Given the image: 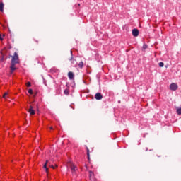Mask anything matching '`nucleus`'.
<instances>
[{
  "instance_id": "f257e3e1",
  "label": "nucleus",
  "mask_w": 181,
  "mask_h": 181,
  "mask_svg": "<svg viewBox=\"0 0 181 181\" xmlns=\"http://www.w3.org/2000/svg\"><path fill=\"white\" fill-rule=\"evenodd\" d=\"M19 63V57L18 56V54L16 52L14 53V56L12 58L11 60V64L10 66L11 71L10 73L12 74L15 70H16V67L15 66V64H18Z\"/></svg>"
},
{
  "instance_id": "f03ea898",
  "label": "nucleus",
  "mask_w": 181,
  "mask_h": 181,
  "mask_svg": "<svg viewBox=\"0 0 181 181\" xmlns=\"http://www.w3.org/2000/svg\"><path fill=\"white\" fill-rule=\"evenodd\" d=\"M68 166L71 168L72 172H76V170H77V167L71 162L68 163Z\"/></svg>"
},
{
  "instance_id": "7ed1b4c3",
  "label": "nucleus",
  "mask_w": 181,
  "mask_h": 181,
  "mask_svg": "<svg viewBox=\"0 0 181 181\" xmlns=\"http://www.w3.org/2000/svg\"><path fill=\"white\" fill-rule=\"evenodd\" d=\"M178 88V86L176 83H173L170 85V89L172 90V91H176V90H177Z\"/></svg>"
},
{
  "instance_id": "20e7f679",
  "label": "nucleus",
  "mask_w": 181,
  "mask_h": 181,
  "mask_svg": "<svg viewBox=\"0 0 181 181\" xmlns=\"http://www.w3.org/2000/svg\"><path fill=\"white\" fill-rule=\"evenodd\" d=\"M95 100H103V94H101L100 93H97L95 95Z\"/></svg>"
},
{
  "instance_id": "39448f33",
  "label": "nucleus",
  "mask_w": 181,
  "mask_h": 181,
  "mask_svg": "<svg viewBox=\"0 0 181 181\" xmlns=\"http://www.w3.org/2000/svg\"><path fill=\"white\" fill-rule=\"evenodd\" d=\"M132 35L135 37H136L139 35V30L138 29H133L132 30Z\"/></svg>"
},
{
  "instance_id": "423d86ee",
  "label": "nucleus",
  "mask_w": 181,
  "mask_h": 181,
  "mask_svg": "<svg viewBox=\"0 0 181 181\" xmlns=\"http://www.w3.org/2000/svg\"><path fill=\"white\" fill-rule=\"evenodd\" d=\"M77 66H78L79 69H83V67H84V62H80L78 64H76L74 65V67H77Z\"/></svg>"
},
{
  "instance_id": "0eeeda50",
  "label": "nucleus",
  "mask_w": 181,
  "mask_h": 181,
  "mask_svg": "<svg viewBox=\"0 0 181 181\" xmlns=\"http://www.w3.org/2000/svg\"><path fill=\"white\" fill-rule=\"evenodd\" d=\"M68 77H69V80H74V74L71 71H69L68 73Z\"/></svg>"
},
{
  "instance_id": "6e6552de",
  "label": "nucleus",
  "mask_w": 181,
  "mask_h": 181,
  "mask_svg": "<svg viewBox=\"0 0 181 181\" xmlns=\"http://www.w3.org/2000/svg\"><path fill=\"white\" fill-rule=\"evenodd\" d=\"M28 112L31 115H35V110H33V107L30 106L28 110Z\"/></svg>"
},
{
  "instance_id": "1a4fd4ad",
  "label": "nucleus",
  "mask_w": 181,
  "mask_h": 181,
  "mask_svg": "<svg viewBox=\"0 0 181 181\" xmlns=\"http://www.w3.org/2000/svg\"><path fill=\"white\" fill-rule=\"evenodd\" d=\"M4 4L2 2L0 3V12H4Z\"/></svg>"
},
{
  "instance_id": "9d476101",
  "label": "nucleus",
  "mask_w": 181,
  "mask_h": 181,
  "mask_svg": "<svg viewBox=\"0 0 181 181\" xmlns=\"http://www.w3.org/2000/svg\"><path fill=\"white\" fill-rule=\"evenodd\" d=\"M69 93H70V90L69 89H67V88L64 90V93L66 95H69Z\"/></svg>"
},
{
  "instance_id": "9b49d317",
  "label": "nucleus",
  "mask_w": 181,
  "mask_h": 181,
  "mask_svg": "<svg viewBox=\"0 0 181 181\" xmlns=\"http://www.w3.org/2000/svg\"><path fill=\"white\" fill-rule=\"evenodd\" d=\"M71 64H72V66H74V63H76V59H73V57H71Z\"/></svg>"
},
{
  "instance_id": "f8f14e48",
  "label": "nucleus",
  "mask_w": 181,
  "mask_h": 181,
  "mask_svg": "<svg viewBox=\"0 0 181 181\" xmlns=\"http://www.w3.org/2000/svg\"><path fill=\"white\" fill-rule=\"evenodd\" d=\"M4 37H5V34H0V40L2 42L4 40Z\"/></svg>"
},
{
  "instance_id": "ddd939ff",
  "label": "nucleus",
  "mask_w": 181,
  "mask_h": 181,
  "mask_svg": "<svg viewBox=\"0 0 181 181\" xmlns=\"http://www.w3.org/2000/svg\"><path fill=\"white\" fill-rule=\"evenodd\" d=\"M86 150H87L88 159H90V150L88 149V148H87Z\"/></svg>"
},
{
  "instance_id": "4468645a",
  "label": "nucleus",
  "mask_w": 181,
  "mask_h": 181,
  "mask_svg": "<svg viewBox=\"0 0 181 181\" xmlns=\"http://www.w3.org/2000/svg\"><path fill=\"white\" fill-rule=\"evenodd\" d=\"M3 98H4L5 100H6V98H8V93H5L3 95Z\"/></svg>"
},
{
  "instance_id": "2eb2a0df",
  "label": "nucleus",
  "mask_w": 181,
  "mask_h": 181,
  "mask_svg": "<svg viewBox=\"0 0 181 181\" xmlns=\"http://www.w3.org/2000/svg\"><path fill=\"white\" fill-rule=\"evenodd\" d=\"M47 160L46 161V163H45V164L44 165V168H45V169H46V172H47V170H48V168H47Z\"/></svg>"
},
{
  "instance_id": "dca6fc26",
  "label": "nucleus",
  "mask_w": 181,
  "mask_h": 181,
  "mask_svg": "<svg viewBox=\"0 0 181 181\" xmlns=\"http://www.w3.org/2000/svg\"><path fill=\"white\" fill-rule=\"evenodd\" d=\"M177 113L178 114V115H181V108L177 109Z\"/></svg>"
},
{
  "instance_id": "f3484780",
  "label": "nucleus",
  "mask_w": 181,
  "mask_h": 181,
  "mask_svg": "<svg viewBox=\"0 0 181 181\" xmlns=\"http://www.w3.org/2000/svg\"><path fill=\"white\" fill-rule=\"evenodd\" d=\"M158 64L159 67H163V66H165V64H163V62H160Z\"/></svg>"
},
{
  "instance_id": "a211bd4d",
  "label": "nucleus",
  "mask_w": 181,
  "mask_h": 181,
  "mask_svg": "<svg viewBox=\"0 0 181 181\" xmlns=\"http://www.w3.org/2000/svg\"><path fill=\"white\" fill-rule=\"evenodd\" d=\"M32 86V83H30V82H27L26 83V86L27 87H30Z\"/></svg>"
},
{
  "instance_id": "6ab92c4d",
  "label": "nucleus",
  "mask_w": 181,
  "mask_h": 181,
  "mask_svg": "<svg viewBox=\"0 0 181 181\" xmlns=\"http://www.w3.org/2000/svg\"><path fill=\"white\" fill-rule=\"evenodd\" d=\"M50 168H52V169H56V168H57V165H49Z\"/></svg>"
},
{
  "instance_id": "aec40b11",
  "label": "nucleus",
  "mask_w": 181,
  "mask_h": 181,
  "mask_svg": "<svg viewBox=\"0 0 181 181\" xmlns=\"http://www.w3.org/2000/svg\"><path fill=\"white\" fill-rule=\"evenodd\" d=\"M29 94H33V90L32 89L28 90Z\"/></svg>"
},
{
  "instance_id": "412c9836",
  "label": "nucleus",
  "mask_w": 181,
  "mask_h": 181,
  "mask_svg": "<svg viewBox=\"0 0 181 181\" xmlns=\"http://www.w3.org/2000/svg\"><path fill=\"white\" fill-rule=\"evenodd\" d=\"M89 173H90V176H91L92 175H94V173L91 171H90Z\"/></svg>"
},
{
  "instance_id": "4be33fe9",
  "label": "nucleus",
  "mask_w": 181,
  "mask_h": 181,
  "mask_svg": "<svg viewBox=\"0 0 181 181\" xmlns=\"http://www.w3.org/2000/svg\"><path fill=\"white\" fill-rule=\"evenodd\" d=\"M49 129H51V130L53 129V127H50Z\"/></svg>"
}]
</instances>
